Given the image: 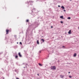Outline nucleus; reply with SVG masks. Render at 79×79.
I'll list each match as a JSON object with an SVG mask.
<instances>
[{"label":"nucleus","instance_id":"obj_1","mask_svg":"<svg viewBox=\"0 0 79 79\" xmlns=\"http://www.w3.org/2000/svg\"><path fill=\"white\" fill-rule=\"evenodd\" d=\"M56 67L55 66H52L51 67V69H53V70H55V69H56Z\"/></svg>","mask_w":79,"mask_h":79},{"label":"nucleus","instance_id":"obj_2","mask_svg":"<svg viewBox=\"0 0 79 79\" xmlns=\"http://www.w3.org/2000/svg\"><path fill=\"white\" fill-rule=\"evenodd\" d=\"M18 55L19 56V57H22V56L21 55V53L19 52L18 53Z\"/></svg>","mask_w":79,"mask_h":79},{"label":"nucleus","instance_id":"obj_3","mask_svg":"<svg viewBox=\"0 0 79 79\" xmlns=\"http://www.w3.org/2000/svg\"><path fill=\"white\" fill-rule=\"evenodd\" d=\"M64 75H60V78H63L64 77Z\"/></svg>","mask_w":79,"mask_h":79},{"label":"nucleus","instance_id":"obj_4","mask_svg":"<svg viewBox=\"0 0 79 79\" xmlns=\"http://www.w3.org/2000/svg\"><path fill=\"white\" fill-rule=\"evenodd\" d=\"M71 30H70L69 32H68V33L69 34H71Z\"/></svg>","mask_w":79,"mask_h":79},{"label":"nucleus","instance_id":"obj_5","mask_svg":"<svg viewBox=\"0 0 79 79\" xmlns=\"http://www.w3.org/2000/svg\"><path fill=\"white\" fill-rule=\"evenodd\" d=\"M61 8L63 9V10H64V7L63 6H62L61 7Z\"/></svg>","mask_w":79,"mask_h":79},{"label":"nucleus","instance_id":"obj_6","mask_svg":"<svg viewBox=\"0 0 79 79\" xmlns=\"http://www.w3.org/2000/svg\"><path fill=\"white\" fill-rule=\"evenodd\" d=\"M60 18H61V19H64V18H63V16H60Z\"/></svg>","mask_w":79,"mask_h":79},{"label":"nucleus","instance_id":"obj_7","mask_svg":"<svg viewBox=\"0 0 79 79\" xmlns=\"http://www.w3.org/2000/svg\"><path fill=\"white\" fill-rule=\"evenodd\" d=\"M8 30H6V34H8Z\"/></svg>","mask_w":79,"mask_h":79},{"label":"nucleus","instance_id":"obj_8","mask_svg":"<svg viewBox=\"0 0 79 79\" xmlns=\"http://www.w3.org/2000/svg\"><path fill=\"white\" fill-rule=\"evenodd\" d=\"M41 40H42L43 41V42H44V41H45V40L44 39H42Z\"/></svg>","mask_w":79,"mask_h":79},{"label":"nucleus","instance_id":"obj_9","mask_svg":"<svg viewBox=\"0 0 79 79\" xmlns=\"http://www.w3.org/2000/svg\"><path fill=\"white\" fill-rule=\"evenodd\" d=\"M73 56L76 57V54L75 53L74 55H73Z\"/></svg>","mask_w":79,"mask_h":79},{"label":"nucleus","instance_id":"obj_10","mask_svg":"<svg viewBox=\"0 0 79 79\" xmlns=\"http://www.w3.org/2000/svg\"><path fill=\"white\" fill-rule=\"evenodd\" d=\"M37 43L38 44H39V40H37Z\"/></svg>","mask_w":79,"mask_h":79},{"label":"nucleus","instance_id":"obj_11","mask_svg":"<svg viewBox=\"0 0 79 79\" xmlns=\"http://www.w3.org/2000/svg\"><path fill=\"white\" fill-rule=\"evenodd\" d=\"M68 19H71V17H69L67 18Z\"/></svg>","mask_w":79,"mask_h":79},{"label":"nucleus","instance_id":"obj_12","mask_svg":"<svg viewBox=\"0 0 79 79\" xmlns=\"http://www.w3.org/2000/svg\"><path fill=\"white\" fill-rule=\"evenodd\" d=\"M39 64V65H40V66H42V65L41 64Z\"/></svg>","mask_w":79,"mask_h":79},{"label":"nucleus","instance_id":"obj_13","mask_svg":"<svg viewBox=\"0 0 79 79\" xmlns=\"http://www.w3.org/2000/svg\"><path fill=\"white\" fill-rule=\"evenodd\" d=\"M69 78H71V77H71V76H69Z\"/></svg>","mask_w":79,"mask_h":79},{"label":"nucleus","instance_id":"obj_14","mask_svg":"<svg viewBox=\"0 0 79 79\" xmlns=\"http://www.w3.org/2000/svg\"><path fill=\"white\" fill-rule=\"evenodd\" d=\"M18 58V56H16L15 58Z\"/></svg>","mask_w":79,"mask_h":79},{"label":"nucleus","instance_id":"obj_15","mask_svg":"<svg viewBox=\"0 0 79 79\" xmlns=\"http://www.w3.org/2000/svg\"><path fill=\"white\" fill-rule=\"evenodd\" d=\"M26 21H27V22H29V20H27Z\"/></svg>","mask_w":79,"mask_h":79},{"label":"nucleus","instance_id":"obj_16","mask_svg":"<svg viewBox=\"0 0 79 79\" xmlns=\"http://www.w3.org/2000/svg\"><path fill=\"white\" fill-rule=\"evenodd\" d=\"M60 23H61V24H63V22L62 21H60Z\"/></svg>","mask_w":79,"mask_h":79},{"label":"nucleus","instance_id":"obj_17","mask_svg":"<svg viewBox=\"0 0 79 79\" xmlns=\"http://www.w3.org/2000/svg\"><path fill=\"white\" fill-rule=\"evenodd\" d=\"M64 12L66 11V10H64Z\"/></svg>","mask_w":79,"mask_h":79},{"label":"nucleus","instance_id":"obj_18","mask_svg":"<svg viewBox=\"0 0 79 79\" xmlns=\"http://www.w3.org/2000/svg\"><path fill=\"white\" fill-rule=\"evenodd\" d=\"M20 44H22V43L21 42H20Z\"/></svg>","mask_w":79,"mask_h":79},{"label":"nucleus","instance_id":"obj_19","mask_svg":"<svg viewBox=\"0 0 79 79\" xmlns=\"http://www.w3.org/2000/svg\"><path fill=\"white\" fill-rule=\"evenodd\" d=\"M58 7H60V6H58Z\"/></svg>","mask_w":79,"mask_h":79},{"label":"nucleus","instance_id":"obj_20","mask_svg":"<svg viewBox=\"0 0 79 79\" xmlns=\"http://www.w3.org/2000/svg\"><path fill=\"white\" fill-rule=\"evenodd\" d=\"M70 73V72H69V74Z\"/></svg>","mask_w":79,"mask_h":79},{"label":"nucleus","instance_id":"obj_21","mask_svg":"<svg viewBox=\"0 0 79 79\" xmlns=\"http://www.w3.org/2000/svg\"><path fill=\"white\" fill-rule=\"evenodd\" d=\"M37 75L38 76H39V74H38Z\"/></svg>","mask_w":79,"mask_h":79},{"label":"nucleus","instance_id":"obj_22","mask_svg":"<svg viewBox=\"0 0 79 79\" xmlns=\"http://www.w3.org/2000/svg\"><path fill=\"white\" fill-rule=\"evenodd\" d=\"M78 29H79V27H78Z\"/></svg>","mask_w":79,"mask_h":79},{"label":"nucleus","instance_id":"obj_23","mask_svg":"<svg viewBox=\"0 0 79 79\" xmlns=\"http://www.w3.org/2000/svg\"><path fill=\"white\" fill-rule=\"evenodd\" d=\"M63 47H64V46H63Z\"/></svg>","mask_w":79,"mask_h":79},{"label":"nucleus","instance_id":"obj_24","mask_svg":"<svg viewBox=\"0 0 79 79\" xmlns=\"http://www.w3.org/2000/svg\"><path fill=\"white\" fill-rule=\"evenodd\" d=\"M70 1H72V0H70Z\"/></svg>","mask_w":79,"mask_h":79},{"label":"nucleus","instance_id":"obj_25","mask_svg":"<svg viewBox=\"0 0 79 79\" xmlns=\"http://www.w3.org/2000/svg\"><path fill=\"white\" fill-rule=\"evenodd\" d=\"M51 27H52V26H51Z\"/></svg>","mask_w":79,"mask_h":79},{"label":"nucleus","instance_id":"obj_26","mask_svg":"<svg viewBox=\"0 0 79 79\" xmlns=\"http://www.w3.org/2000/svg\"><path fill=\"white\" fill-rule=\"evenodd\" d=\"M23 68H25V67H24Z\"/></svg>","mask_w":79,"mask_h":79},{"label":"nucleus","instance_id":"obj_27","mask_svg":"<svg viewBox=\"0 0 79 79\" xmlns=\"http://www.w3.org/2000/svg\"><path fill=\"white\" fill-rule=\"evenodd\" d=\"M40 52H41L40 51Z\"/></svg>","mask_w":79,"mask_h":79},{"label":"nucleus","instance_id":"obj_28","mask_svg":"<svg viewBox=\"0 0 79 79\" xmlns=\"http://www.w3.org/2000/svg\"><path fill=\"white\" fill-rule=\"evenodd\" d=\"M17 44H18V43H17Z\"/></svg>","mask_w":79,"mask_h":79}]
</instances>
